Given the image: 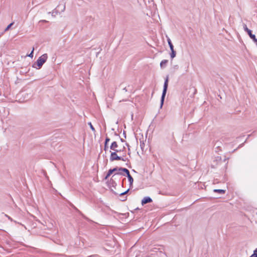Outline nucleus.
<instances>
[{
	"instance_id": "28",
	"label": "nucleus",
	"mask_w": 257,
	"mask_h": 257,
	"mask_svg": "<svg viewBox=\"0 0 257 257\" xmlns=\"http://www.w3.org/2000/svg\"><path fill=\"white\" fill-rule=\"evenodd\" d=\"M126 197H125L124 199H122L121 201H123L126 200Z\"/></svg>"
},
{
	"instance_id": "1",
	"label": "nucleus",
	"mask_w": 257,
	"mask_h": 257,
	"mask_svg": "<svg viewBox=\"0 0 257 257\" xmlns=\"http://www.w3.org/2000/svg\"><path fill=\"white\" fill-rule=\"evenodd\" d=\"M47 58L48 55L47 54L42 55L38 59L36 64H33V67L36 68L38 69H40L42 65L45 63Z\"/></svg>"
},
{
	"instance_id": "14",
	"label": "nucleus",
	"mask_w": 257,
	"mask_h": 257,
	"mask_svg": "<svg viewBox=\"0 0 257 257\" xmlns=\"http://www.w3.org/2000/svg\"><path fill=\"white\" fill-rule=\"evenodd\" d=\"M250 257H257V248L254 250L253 254Z\"/></svg>"
},
{
	"instance_id": "23",
	"label": "nucleus",
	"mask_w": 257,
	"mask_h": 257,
	"mask_svg": "<svg viewBox=\"0 0 257 257\" xmlns=\"http://www.w3.org/2000/svg\"><path fill=\"white\" fill-rule=\"evenodd\" d=\"M126 146L128 147V152H130V146H129V145L128 144H126ZM128 155H130V152L128 153Z\"/></svg>"
},
{
	"instance_id": "11",
	"label": "nucleus",
	"mask_w": 257,
	"mask_h": 257,
	"mask_svg": "<svg viewBox=\"0 0 257 257\" xmlns=\"http://www.w3.org/2000/svg\"><path fill=\"white\" fill-rule=\"evenodd\" d=\"M213 192L222 194L225 193V190L223 189H214Z\"/></svg>"
},
{
	"instance_id": "4",
	"label": "nucleus",
	"mask_w": 257,
	"mask_h": 257,
	"mask_svg": "<svg viewBox=\"0 0 257 257\" xmlns=\"http://www.w3.org/2000/svg\"><path fill=\"white\" fill-rule=\"evenodd\" d=\"M115 160L125 161L123 158L118 156L115 152H111L110 156V161L112 162Z\"/></svg>"
},
{
	"instance_id": "30",
	"label": "nucleus",
	"mask_w": 257,
	"mask_h": 257,
	"mask_svg": "<svg viewBox=\"0 0 257 257\" xmlns=\"http://www.w3.org/2000/svg\"><path fill=\"white\" fill-rule=\"evenodd\" d=\"M57 11H55V13H54V14H57Z\"/></svg>"
},
{
	"instance_id": "17",
	"label": "nucleus",
	"mask_w": 257,
	"mask_h": 257,
	"mask_svg": "<svg viewBox=\"0 0 257 257\" xmlns=\"http://www.w3.org/2000/svg\"><path fill=\"white\" fill-rule=\"evenodd\" d=\"M109 141H110L109 138H108V137H106L105 139V142H104V144H105V145H107V143L109 142Z\"/></svg>"
},
{
	"instance_id": "12",
	"label": "nucleus",
	"mask_w": 257,
	"mask_h": 257,
	"mask_svg": "<svg viewBox=\"0 0 257 257\" xmlns=\"http://www.w3.org/2000/svg\"><path fill=\"white\" fill-rule=\"evenodd\" d=\"M171 51V53L170 54V57L173 59L176 56V51L174 49H172Z\"/></svg>"
},
{
	"instance_id": "22",
	"label": "nucleus",
	"mask_w": 257,
	"mask_h": 257,
	"mask_svg": "<svg viewBox=\"0 0 257 257\" xmlns=\"http://www.w3.org/2000/svg\"><path fill=\"white\" fill-rule=\"evenodd\" d=\"M114 152H115V153L117 154V153L120 152V150H117V148L113 150Z\"/></svg>"
},
{
	"instance_id": "16",
	"label": "nucleus",
	"mask_w": 257,
	"mask_h": 257,
	"mask_svg": "<svg viewBox=\"0 0 257 257\" xmlns=\"http://www.w3.org/2000/svg\"><path fill=\"white\" fill-rule=\"evenodd\" d=\"M34 48H33V50L32 51H31V52L30 53V54L28 55V57H30L31 58H32L33 57V52H34Z\"/></svg>"
},
{
	"instance_id": "33",
	"label": "nucleus",
	"mask_w": 257,
	"mask_h": 257,
	"mask_svg": "<svg viewBox=\"0 0 257 257\" xmlns=\"http://www.w3.org/2000/svg\"><path fill=\"white\" fill-rule=\"evenodd\" d=\"M123 159H124V160H125V161H126V160H127V158H123Z\"/></svg>"
},
{
	"instance_id": "20",
	"label": "nucleus",
	"mask_w": 257,
	"mask_h": 257,
	"mask_svg": "<svg viewBox=\"0 0 257 257\" xmlns=\"http://www.w3.org/2000/svg\"><path fill=\"white\" fill-rule=\"evenodd\" d=\"M170 48V50L174 49V46L172 43L168 44Z\"/></svg>"
},
{
	"instance_id": "13",
	"label": "nucleus",
	"mask_w": 257,
	"mask_h": 257,
	"mask_svg": "<svg viewBox=\"0 0 257 257\" xmlns=\"http://www.w3.org/2000/svg\"><path fill=\"white\" fill-rule=\"evenodd\" d=\"M58 9H59L61 8V12H64L65 9V6L64 5H59L57 7Z\"/></svg>"
},
{
	"instance_id": "25",
	"label": "nucleus",
	"mask_w": 257,
	"mask_h": 257,
	"mask_svg": "<svg viewBox=\"0 0 257 257\" xmlns=\"http://www.w3.org/2000/svg\"><path fill=\"white\" fill-rule=\"evenodd\" d=\"M6 216L9 218V219L12 220V218H11L10 216H8L7 215H6Z\"/></svg>"
},
{
	"instance_id": "21",
	"label": "nucleus",
	"mask_w": 257,
	"mask_h": 257,
	"mask_svg": "<svg viewBox=\"0 0 257 257\" xmlns=\"http://www.w3.org/2000/svg\"><path fill=\"white\" fill-rule=\"evenodd\" d=\"M115 173L114 175H122V173L121 172V171H115Z\"/></svg>"
},
{
	"instance_id": "2",
	"label": "nucleus",
	"mask_w": 257,
	"mask_h": 257,
	"mask_svg": "<svg viewBox=\"0 0 257 257\" xmlns=\"http://www.w3.org/2000/svg\"><path fill=\"white\" fill-rule=\"evenodd\" d=\"M168 86V77H167L166 78V79H165V81L164 84L163 90V92H162L161 99V104H160L161 107H162L163 105L165 97V96H166V94L167 93V91Z\"/></svg>"
},
{
	"instance_id": "6",
	"label": "nucleus",
	"mask_w": 257,
	"mask_h": 257,
	"mask_svg": "<svg viewBox=\"0 0 257 257\" xmlns=\"http://www.w3.org/2000/svg\"><path fill=\"white\" fill-rule=\"evenodd\" d=\"M115 171H117V167L109 170L107 175L105 177V179H107L113 172H115Z\"/></svg>"
},
{
	"instance_id": "5",
	"label": "nucleus",
	"mask_w": 257,
	"mask_h": 257,
	"mask_svg": "<svg viewBox=\"0 0 257 257\" xmlns=\"http://www.w3.org/2000/svg\"><path fill=\"white\" fill-rule=\"evenodd\" d=\"M152 202V199L150 197H145L142 200V204L144 205L145 204L151 203Z\"/></svg>"
},
{
	"instance_id": "32",
	"label": "nucleus",
	"mask_w": 257,
	"mask_h": 257,
	"mask_svg": "<svg viewBox=\"0 0 257 257\" xmlns=\"http://www.w3.org/2000/svg\"><path fill=\"white\" fill-rule=\"evenodd\" d=\"M94 255H91V256H89L88 257H94Z\"/></svg>"
},
{
	"instance_id": "3",
	"label": "nucleus",
	"mask_w": 257,
	"mask_h": 257,
	"mask_svg": "<svg viewBox=\"0 0 257 257\" xmlns=\"http://www.w3.org/2000/svg\"><path fill=\"white\" fill-rule=\"evenodd\" d=\"M243 28L244 30L247 32L250 38L253 40V41L257 45V39L255 38V36L252 34V32L250 30L247 28L246 24H243Z\"/></svg>"
},
{
	"instance_id": "10",
	"label": "nucleus",
	"mask_w": 257,
	"mask_h": 257,
	"mask_svg": "<svg viewBox=\"0 0 257 257\" xmlns=\"http://www.w3.org/2000/svg\"><path fill=\"white\" fill-rule=\"evenodd\" d=\"M168 63L167 60H162L160 63V66L161 68H164L166 66L167 63Z\"/></svg>"
},
{
	"instance_id": "24",
	"label": "nucleus",
	"mask_w": 257,
	"mask_h": 257,
	"mask_svg": "<svg viewBox=\"0 0 257 257\" xmlns=\"http://www.w3.org/2000/svg\"><path fill=\"white\" fill-rule=\"evenodd\" d=\"M167 41H168V44L170 43H172L170 39L169 38L167 39Z\"/></svg>"
},
{
	"instance_id": "34",
	"label": "nucleus",
	"mask_w": 257,
	"mask_h": 257,
	"mask_svg": "<svg viewBox=\"0 0 257 257\" xmlns=\"http://www.w3.org/2000/svg\"><path fill=\"white\" fill-rule=\"evenodd\" d=\"M124 90L126 91V88H124Z\"/></svg>"
},
{
	"instance_id": "19",
	"label": "nucleus",
	"mask_w": 257,
	"mask_h": 257,
	"mask_svg": "<svg viewBox=\"0 0 257 257\" xmlns=\"http://www.w3.org/2000/svg\"><path fill=\"white\" fill-rule=\"evenodd\" d=\"M129 190H130V189H128L126 191H124V192H122V193H120V196H122L123 195L126 194L128 192Z\"/></svg>"
},
{
	"instance_id": "18",
	"label": "nucleus",
	"mask_w": 257,
	"mask_h": 257,
	"mask_svg": "<svg viewBox=\"0 0 257 257\" xmlns=\"http://www.w3.org/2000/svg\"><path fill=\"white\" fill-rule=\"evenodd\" d=\"M13 23H11L10 25H9L7 26V27L6 28L5 31H8L11 28V27L13 25Z\"/></svg>"
},
{
	"instance_id": "26",
	"label": "nucleus",
	"mask_w": 257,
	"mask_h": 257,
	"mask_svg": "<svg viewBox=\"0 0 257 257\" xmlns=\"http://www.w3.org/2000/svg\"><path fill=\"white\" fill-rule=\"evenodd\" d=\"M107 148V145H105V144H104V150L105 151H106Z\"/></svg>"
},
{
	"instance_id": "29",
	"label": "nucleus",
	"mask_w": 257,
	"mask_h": 257,
	"mask_svg": "<svg viewBox=\"0 0 257 257\" xmlns=\"http://www.w3.org/2000/svg\"><path fill=\"white\" fill-rule=\"evenodd\" d=\"M242 145H243V144H241V145H239V147H242Z\"/></svg>"
},
{
	"instance_id": "9",
	"label": "nucleus",
	"mask_w": 257,
	"mask_h": 257,
	"mask_svg": "<svg viewBox=\"0 0 257 257\" xmlns=\"http://www.w3.org/2000/svg\"><path fill=\"white\" fill-rule=\"evenodd\" d=\"M127 177L128 180V182L130 183V185H132L134 181L133 178L132 177V176L130 175V174H128L127 176Z\"/></svg>"
},
{
	"instance_id": "15",
	"label": "nucleus",
	"mask_w": 257,
	"mask_h": 257,
	"mask_svg": "<svg viewBox=\"0 0 257 257\" xmlns=\"http://www.w3.org/2000/svg\"><path fill=\"white\" fill-rule=\"evenodd\" d=\"M88 125L90 126V127L91 128V130L93 131V132H95V130L94 128V127H93V126L92 125V123L91 122H89L88 123Z\"/></svg>"
},
{
	"instance_id": "8",
	"label": "nucleus",
	"mask_w": 257,
	"mask_h": 257,
	"mask_svg": "<svg viewBox=\"0 0 257 257\" xmlns=\"http://www.w3.org/2000/svg\"><path fill=\"white\" fill-rule=\"evenodd\" d=\"M118 147L117 143L116 142H113L110 145V149L113 150Z\"/></svg>"
},
{
	"instance_id": "31",
	"label": "nucleus",
	"mask_w": 257,
	"mask_h": 257,
	"mask_svg": "<svg viewBox=\"0 0 257 257\" xmlns=\"http://www.w3.org/2000/svg\"><path fill=\"white\" fill-rule=\"evenodd\" d=\"M54 13H55V11H54L52 12V15H54Z\"/></svg>"
},
{
	"instance_id": "7",
	"label": "nucleus",
	"mask_w": 257,
	"mask_h": 257,
	"mask_svg": "<svg viewBox=\"0 0 257 257\" xmlns=\"http://www.w3.org/2000/svg\"><path fill=\"white\" fill-rule=\"evenodd\" d=\"M117 171L123 172L125 173L126 174V176H127L128 174H130L128 170L126 168H121V167L117 168Z\"/></svg>"
},
{
	"instance_id": "27",
	"label": "nucleus",
	"mask_w": 257,
	"mask_h": 257,
	"mask_svg": "<svg viewBox=\"0 0 257 257\" xmlns=\"http://www.w3.org/2000/svg\"><path fill=\"white\" fill-rule=\"evenodd\" d=\"M120 141L121 142H124V140L123 139H120Z\"/></svg>"
}]
</instances>
